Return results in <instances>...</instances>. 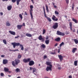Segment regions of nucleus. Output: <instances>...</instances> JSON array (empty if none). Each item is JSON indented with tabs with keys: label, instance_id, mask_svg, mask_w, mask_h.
I'll return each instance as SVG.
<instances>
[{
	"label": "nucleus",
	"instance_id": "obj_38",
	"mask_svg": "<svg viewBox=\"0 0 78 78\" xmlns=\"http://www.w3.org/2000/svg\"><path fill=\"white\" fill-rule=\"evenodd\" d=\"M30 9H33V5H30Z\"/></svg>",
	"mask_w": 78,
	"mask_h": 78
},
{
	"label": "nucleus",
	"instance_id": "obj_62",
	"mask_svg": "<svg viewBox=\"0 0 78 78\" xmlns=\"http://www.w3.org/2000/svg\"><path fill=\"white\" fill-rule=\"evenodd\" d=\"M73 32H75V30H73Z\"/></svg>",
	"mask_w": 78,
	"mask_h": 78
},
{
	"label": "nucleus",
	"instance_id": "obj_56",
	"mask_svg": "<svg viewBox=\"0 0 78 78\" xmlns=\"http://www.w3.org/2000/svg\"><path fill=\"white\" fill-rule=\"evenodd\" d=\"M23 26H24V27H25V23H23Z\"/></svg>",
	"mask_w": 78,
	"mask_h": 78
},
{
	"label": "nucleus",
	"instance_id": "obj_2",
	"mask_svg": "<svg viewBox=\"0 0 78 78\" xmlns=\"http://www.w3.org/2000/svg\"><path fill=\"white\" fill-rule=\"evenodd\" d=\"M12 45L14 48H16V46H19V45H20V47H23V45L22 44H20V43H19L14 42L12 43Z\"/></svg>",
	"mask_w": 78,
	"mask_h": 78
},
{
	"label": "nucleus",
	"instance_id": "obj_57",
	"mask_svg": "<svg viewBox=\"0 0 78 78\" xmlns=\"http://www.w3.org/2000/svg\"><path fill=\"white\" fill-rule=\"evenodd\" d=\"M59 52H60V49H58V53H59Z\"/></svg>",
	"mask_w": 78,
	"mask_h": 78
},
{
	"label": "nucleus",
	"instance_id": "obj_28",
	"mask_svg": "<svg viewBox=\"0 0 78 78\" xmlns=\"http://www.w3.org/2000/svg\"><path fill=\"white\" fill-rule=\"evenodd\" d=\"M46 8L47 12H49V10H48V6L47 5H46Z\"/></svg>",
	"mask_w": 78,
	"mask_h": 78
},
{
	"label": "nucleus",
	"instance_id": "obj_49",
	"mask_svg": "<svg viewBox=\"0 0 78 78\" xmlns=\"http://www.w3.org/2000/svg\"><path fill=\"white\" fill-rule=\"evenodd\" d=\"M46 39L47 40V39H48V36H47L46 37Z\"/></svg>",
	"mask_w": 78,
	"mask_h": 78
},
{
	"label": "nucleus",
	"instance_id": "obj_5",
	"mask_svg": "<svg viewBox=\"0 0 78 78\" xmlns=\"http://www.w3.org/2000/svg\"><path fill=\"white\" fill-rule=\"evenodd\" d=\"M51 68H52V65H50V66L47 67L46 70L47 72H48L49 70L51 71Z\"/></svg>",
	"mask_w": 78,
	"mask_h": 78
},
{
	"label": "nucleus",
	"instance_id": "obj_19",
	"mask_svg": "<svg viewBox=\"0 0 78 78\" xmlns=\"http://www.w3.org/2000/svg\"><path fill=\"white\" fill-rule=\"evenodd\" d=\"M6 25L7 27H10V26H11V24L9 22H6Z\"/></svg>",
	"mask_w": 78,
	"mask_h": 78
},
{
	"label": "nucleus",
	"instance_id": "obj_8",
	"mask_svg": "<svg viewBox=\"0 0 78 78\" xmlns=\"http://www.w3.org/2000/svg\"><path fill=\"white\" fill-rule=\"evenodd\" d=\"M32 12H33V9H30V14L31 17V19H32V20H33V16L32 14Z\"/></svg>",
	"mask_w": 78,
	"mask_h": 78
},
{
	"label": "nucleus",
	"instance_id": "obj_17",
	"mask_svg": "<svg viewBox=\"0 0 78 78\" xmlns=\"http://www.w3.org/2000/svg\"><path fill=\"white\" fill-rule=\"evenodd\" d=\"M12 8V6L11 5H9L7 7V9L8 11H10Z\"/></svg>",
	"mask_w": 78,
	"mask_h": 78
},
{
	"label": "nucleus",
	"instance_id": "obj_25",
	"mask_svg": "<svg viewBox=\"0 0 78 78\" xmlns=\"http://www.w3.org/2000/svg\"><path fill=\"white\" fill-rule=\"evenodd\" d=\"M15 72L17 73L19 72H20V69L19 68H16L15 70Z\"/></svg>",
	"mask_w": 78,
	"mask_h": 78
},
{
	"label": "nucleus",
	"instance_id": "obj_24",
	"mask_svg": "<svg viewBox=\"0 0 78 78\" xmlns=\"http://www.w3.org/2000/svg\"><path fill=\"white\" fill-rule=\"evenodd\" d=\"M4 70L5 72H8V71H9V69L6 67H5L4 69Z\"/></svg>",
	"mask_w": 78,
	"mask_h": 78
},
{
	"label": "nucleus",
	"instance_id": "obj_26",
	"mask_svg": "<svg viewBox=\"0 0 78 78\" xmlns=\"http://www.w3.org/2000/svg\"><path fill=\"white\" fill-rule=\"evenodd\" d=\"M38 39L39 40H40V41H41V40H43V38H42V37L41 35H40Z\"/></svg>",
	"mask_w": 78,
	"mask_h": 78
},
{
	"label": "nucleus",
	"instance_id": "obj_45",
	"mask_svg": "<svg viewBox=\"0 0 78 78\" xmlns=\"http://www.w3.org/2000/svg\"><path fill=\"white\" fill-rule=\"evenodd\" d=\"M20 37V36H19L18 35L17 36L15 37V38L17 39V38H18V37Z\"/></svg>",
	"mask_w": 78,
	"mask_h": 78
},
{
	"label": "nucleus",
	"instance_id": "obj_4",
	"mask_svg": "<svg viewBox=\"0 0 78 78\" xmlns=\"http://www.w3.org/2000/svg\"><path fill=\"white\" fill-rule=\"evenodd\" d=\"M56 34L57 35H59V36H64L65 35V34L64 33H62L60 31H57Z\"/></svg>",
	"mask_w": 78,
	"mask_h": 78
},
{
	"label": "nucleus",
	"instance_id": "obj_61",
	"mask_svg": "<svg viewBox=\"0 0 78 78\" xmlns=\"http://www.w3.org/2000/svg\"><path fill=\"white\" fill-rule=\"evenodd\" d=\"M54 8H56V5H54Z\"/></svg>",
	"mask_w": 78,
	"mask_h": 78
},
{
	"label": "nucleus",
	"instance_id": "obj_1",
	"mask_svg": "<svg viewBox=\"0 0 78 78\" xmlns=\"http://www.w3.org/2000/svg\"><path fill=\"white\" fill-rule=\"evenodd\" d=\"M31 60V59L30 58H28L27 59H26V58H24L23 59V61L24 62H25V63H27L29 62V66H33V65H34V61L33 60Z\"/></svg>",
	"mask_w": 78,
	"mask_h": 78
},
{
	"label": "nucleus",
	"instance_id": "obj_44",
	"mask_svg": "<svg viewBox=\"0 0 78 78\" xmlns=\"http://www.w3.org/2000/svg\"><path fill=\"white\" fill-rule=\"evenodd\" d=\"M26 15V16H28V13L27 12H25L24 13V15Z\"/></svg>",
	"mask_w": 78,
	"mask_h": 78
},
{
	"label": "nucleus",
	"instance_id": "obj_46",
	"mask_svg": "<svg viewBox=\"0 0 78 78\" xmlns=\"http://www.w3.org/2000/svg\"><path fill=\"white\" fill-rule=\"evenodd\" d=\"M47 58V56L46 55H44V59H46V58Z\"/></svg>",
	"mask_w": 78,
	"mask_h": 78
},
{
	"label": "nucleus",
	"instance_id": "obj_18",
	"mask_svg": "<svg viewBox=\"0 0 78 78\" xmlns=\"http://www.w3.org/2000/svg\"><path fill=\"white\" fill-rule=\"evenodd\" d=\"M45 43L47 45H48L50 43V40L45 41Z\"/></svg>",
	"mask_w": 78,
	"mask_h": 78
},
{
	"label": "nucleus",
	"instance_id": "obj_53",
	"mask_svg": "<svg viewBox=\"0 0 78 78\" xmlns=\"http://www.w3.org/2000/svg\"><path fill=\"white\" fill-rule=\"evenodd\" d=\"M5 57V55H1L2 58H4Z\"/></svg>",
	"mask_w": 78,
	"mask_h": 78
},
{
	"label": "nucleus",
	"instance_id": "obj_60",
	"mask_svg": "<svg viewBox=\"0 0 78 78\" xmlns=\"http://www.w3.org/2000/svg\"><path fill=\"white\" fill-rule=\"evenodd\" d=\"M3 2H6V0H2Z\"/></svg>",
	"mask_w": 78,
	"mask_h": 78
},
{
	"label": "nucleus",
	"instance_id": "obj_21",
	"mask_svg": "<svg viewBox=\"0 0 78 78\" xmlns=\"http://www.w3.org/2000/svg\"><path fill=\"white\" fill-rule=\"evenodd\" d=\"M72 20L73 22H75V23H78V21H77V20H76L73 18Z\"/></svg>",
	"mask_w": 78,
	"mask_h": 78
},
{
	"label": "nucleus",
	"instance_id": "obj_36",
	"mask_svg": "<svg viewBox=\"0 0 78 78\" xmlns=\"http://www.w3.org/2000/svg\"><path fill=\"white\" fill-rule=\"evenodd\" d=\"M3 42L5 44H6V40H3Z\"/></svg>",
	"mask_w": 78,
	"mask_h": 78
},
{
	"label": "nucleus",
	"instance_id": "obj_9",
	"mask_svg": "<svg viewBox=\"0 0 78 78\" xmlns=\"http://www.w3.org/2000/svg\"><path fill=\"white\" fill-rule=\"evenodd\" d=\"M58 58H59L60 61H62V60L63 59V56H62L61 55H58Z\"/></svg>",
	"mask_w": 78,
	"mask_h": 78
},
{
	"label": "nucleus",
	"instance_id": "obj_34",
	"mask_svg": "<svg viewBox=\"0 0 78 78\" xmlns=\"http://www.w3.org/2000/svg\"><path fill=\"white\" fill-rule=\"evenodd\" d=\"M12 65L14 67H15L16 66V64L14 63V61H12Z\"/></svg>",
	"mask_w": 78,
	"mask_h": 78
},
{
	"label": "nucleus",
	"instance_id": "obj_50",
	"mask_svg": "<svg viewBox=\"0 0 78 78\" xmlns=\"http://www.w3.org/2000/svg\"><path fill=\"white\" fill-rule=\"evenodd\" d=\"M23 49H24V48H23V47H21V50H23Z\"/></svg>",
	"mask_w": 78,
	"mask_h": 78
},
{
	"label": "nucleus",
	"instance_id": "obj_54",
	"mask_svg": "<svg viewBox=\"0 0 78 78\" xmlns=\"http://www.w3.org/2000/svg\"><path fill=\"white\" fill-rule=\"evenodd\" d=\"M0 14L1 15V16H3V13L2 12H1L0 13Z\"/></svg>",
	"mask_w": 78,
	"mask_h": 78
},
{
	"label": "nucleus",
	"instance_id": "obj_23",
	"mask_svg": "<svg viewBox=\"0 0 78 78\" xmlns=\"http://www.w3.org/2000/svg\"><path fill=\"white\" fill-rule=\"evenodd\" d=\"M60 40H61V38L59 37H58L55 39V41H57V42L60 41Z\"/></svg>",
	"mask_w": 78,
	"mask_h": 78
},
{
	"label": "nucleus",
	"instance_id": "obj_27",
	"mask_svg": "<svg viewBox=\"0 0 78 78\" xmlns=\"http://www.w3.org/2000/svg\"><path fill=\"white\" fill-rule=\"evenodd\" d=\"M73 41H74V42L76 44H78V40H76V39H74L73 40Z\"/></svg>",
	"mask_w": 78,
	"mask_h": 78
},
{
	"label": "nucleus",
	"instance_id": "obj_39",
	"mask_svg": "<svg viewBox=\"0 0 78 78\" xmlns=\"http://www.w3.org/2000/svg\"><path fill=\"white\" fill-rule=\"evenodd\" d=\"M74 6H75V5H74V4H73L72 5V10H73V9H74Z\"/></svg>",
	"mask_w": 78,
	"mask_h": 78
},
{
	"label": "nucleus",
	"instance_id": "obj_11",
	"mask_svg": "<svg viewBox=\"0 0 78 78\" xmlns=\"http://www.w3.org/2000/svg\"><path fill=\"white\" fill-rule=\"evenodd\" d=\"M9 33H10L11 34H12V35H13L14 36L16 35V32H14L13 31H9Z\"/></svg>",
	"mask_w": 78,
	"mask_h": 78
},
{
	"label": "nucleus",
	"instance_id": "obj_37",
	"mask_svg": "<svg viewBox=\"0 0 78 78\" xmlns=\"http://www.w3.org/2000/svg\"><path fill=\"white\" fill-rule=\"evenodd\" d=\"M55 14H57V15H58L59 14V12L56 11H55Z\"/></svg>",
	"mask_w": 78,
	"mask_h": 78
},
{
	"label": "nucleus",
	"instance_id": "obj_33",
	"mask_svg": "<svg viewBox=\"0 0 78 78\" xmlns=\"http://www.w3.org/2000/svg\"><path fill=\"white\" fill-rule=\"evenodd\" d=\"M33 73H34V72H36V69L35 68H33Z\"/></svg>",
	"mask_w": 78,
	"mask_h": 78
},
{
	"label": "nucleus",
	"instance_id": "obj_30",
	"mask_svg": "<svg viewBox=\"0 0 78 78\" xmlns=\"http://www.w3.org/2000/svg\"><path fill=\"white\" fill-rule=\"evenodd\" d=\"M19 16L21 19V20H22V19H23V17L22 16V15L21 14H20L19 15Z\"/></svg>",
	"mask_w": 78,
	"mask_h": 78
},
{
	"label": "nucleus",
	"instance_id": "obj_55",
	"mask_svg": "<svg viewBox=\"0 0 78 78\" xmlns=\"http://www.w3.org/2000/svg\"><path fill=\"white\" fill-rule=\"evenodd\" d=\"M20 35H21V37H23V34H21Z\"/></svg>",
	"mask_w": 78,
	"mask_h": 78
},
{
	"label": "nucleus",
	"instance_id": "obj_13",
	"mask_svg": "<svg viewBox=\"0 0 78 78\" xmlns=\"http://www.w3.org/2000/svg\"><path fill=\"white\" fill-rule=\"evenodd\" d=\"M69 25L70 27V30L71 31H72V23L71 22L69 23Z\"/></svg>",
	"mask_w": 78,
	"mask_h": 78
},
{
	"label": "nucleus",
	"instance_id": "obj_41",
	"mask_svg": "<svg viewBox=\"0 0 78 78\" xmlns=\"http://www.w3.org/2000/svg\"><path fill=\"white\" fill-rule=\"evenodd\" d=\"M1 76H4V74L3 73H1L0 74Z\"/></svg>",
	"mask_w": 78,
	"mask_h": 78
},
{
	"label": "nucleus",
	"instance_id": "obj_43",
	"mask_svg": "<svg viewBox=\"0 0 78 78\" xmlns=\"http://www.w3.org/2000/svg\"><path fill=\"white\" fill-rule=\"evenodd\" d=\"M11 51H19V50L16 49V50H11Z\"/></svg>",
	"mask_w": 78,
	"mask_h": 78
},
{
	"label": "nucleus",
	"instance_id": "obj_40",
	"mask_svg": "<svg viewBox=\"0 0 78 78\" xmlns=\"http://www.w3.org/2000/svg\"><path fill=\"white\" fill-rule=\"evenodd\" d=\"M45 33V30H44L43 31V34H44Z\"/></svg>",
	"mask_w": 78,
	"mask_h": 78
},
{
	"label": "nucleus",
	"instance_id": "obj_31",
	"mask_svg": "<svg viewBox=\"0 0 78 78\" xmlns=\"http://www.w3.org/2000/svg\"><path fill=\"white\" fill-rule=\"evenodd\" d=\"M64 45V42H62V43L60 44V47H62V46Z\"/></svg>",
	"mask_w": 78,
	"mask_h": 78
},
{
	"label": "nucleus",
	"instance_id": "obj_52",
	"mask_svg": "<svg viewBox=\"0 0 78 78\" xmlns=\"http://www.w3.org/2000/svg\"><path fill=\"white\" fill-rule=\"evenodd\" d=\"M58 70H61V67H58Z\"/></svg>",
	"mask_w": 78,
	"mask_h": 78
},
{
	"label": "nucleus",
	"instance_id": "obj_6",
	"mask_svg": "<svg viewBox=\"0 0 78 78\" xmlns=\"http://www.w3.org/2000/svg\"><path fill=\"white\" fill-rule=\"evenodd\" d=\"M58 27V24L57 23H55L52 27V28L54 29H56Z\"/></svg>",
	"mask_w": 78,
	"mask_h": 78
},
{
	"label": "nucleus",
	"instance_id": "obj_35",
	"mask_svg": "<svg viewBox=\"0 0 78 78\" xmlns=\"http://www.w3.org/2000/svg\"><path fill=\"white\" fill-rule=\"evenodd\" d=\"M41 47H42V48H45V44H42V45H41Z\"/></svg>",
	"mask_w": 78,
	"mask_h": 78
},
{
	"label": "nucleus",
	"instance_id": "obj_22",
	"mask_svg": "<svg viewBox=\"0 0 78 78\" xmlns=\"http://www.w3.org/2000/svg\"><path fill=\"white\" fill-rule=\"evenodd\" d=\"M21 58H22V55H21V54H20V53H18V58L20 59Z\"/></svg>",
	"mask_w": 78,
	"mask_h": 78
},
{
	"label": "nucleus",
	"instance_id": "obj_20",
	"mask_svg": "<svg viewBox=\"0 0 78 78\" xmlns=\"http://www.w3.org/2000/svg\"><path fill=\"white\" fill-rule=\"evenodd\" d=\"M26 36H27V37H32V35L30 34L27 33L26 34Z\"/></svg>",
	"mask_w": 78,
	"mask_h": 78
},
{
	"label": "nucleus",
	"instance_id": "obj_3",
	"mask_svg": "<svg viewBox=\"0 0 78 78\" xmlns=\"http://www.w3.org/2000/svg\"><path fill=\"white\" fill-rule=\"evenodd\" d=\"M43 8L44 17H45L46 19H47V20H48L49 22H51V20L50 18L46 16V13H45V8L44 7V6H43Z\"/></svg>",
	"mask_w": 78,
	"mask_h": 78
},
{
	"label": "nucleus",
	"instance_id": "obj_58",
	"mask_svg": "<svg viewBox=\"0 0 78 78\" xmlns=\"http://www.w3.org/2000/svg\"><path fill=\"white\" fill-rule=\"evenodd\" d=\"M32 69H33V68H32L31 67H30V70H32Z\"/></svg>",
	"mask_w": 78,
	"mask_h": 78
},
{
	"label": "nucleus",
	"instance_id": "obj_16",
	"mask_svg": "<svg viewBox=\"0 0 78 78\" xmlns=\"http://www.w3.org/2000/svg\"><path fill=\"white\" fill-rule=\"evenodd\" d=\"M46 65H47V66H50V65H51V63L50 62H46Z\"/></svg>",
	"mask_w": 78,
	"mask_h": 78
},
{
	"label": "nucleus",
	"instance_id": "obj_29",
	"mask_svg": "<svg viewBox=\"0 0 78 78\" xmlns=\"http://www.w3.org/2000/svg\"><path fill=\"white\" fill-rule=\"evenodd\" d=\"M21 0H16L17 5H19V2H20Z\"/></svg>",
	"mask_w": 78,
	"mask_h": 78
},
{
	"label": "nucleus",
	"instance_id": "obj_10",
	"mask_svg": "<svg viewBox=\"0 0 78 78\" xmlns=\"http://www.w3.org/2000/svg\"><path fill=\"white\" fill-rule=\"evenodd\" d=\"M15 64L16 65H18L19 63H20V61L19 59H16L15 60Z\"/></svg>",
	"mask_w": 78,
	"mask_h": 78
},
{
	"label": "nucleus",
	"instance_id": "obj_12",
	"mask_svg": "<svg viewBox=\"0 0 78 78\" xmlns=\"http://www.w3.org/2000/svg\"><path fill=\"white\" fill-rule=\"evenodd\" d=\"M52 19L53 20L55 21L56 22V21H58V20L57 18L55 19H56V16L54 15H53V17H52Z\"/></svg>",
	"mask_w": 78,
	"mask_h": 78
},
{
	"label": "nucleus",
	"instance_id": "obj_47",
	"mask_svg": "<svg viewBox=\"0 0 78 78\" xmlns=\"http://www.w3.org/2000/svg\"><path fill=\"white\" fill-rule=\"evenodd\" d=\"M66 3H67V4H69V0H66Z\"/></svg>",
	"mask_w": 78,
	"mask_h": 78
},
{
	"label": "nucleus",
	"instance_id": "obj_32",
	"mask_svg": "<svg viewBox=\"0 0 78 78\" xmlns=\"http://www.w3.org/2000/svg\"><path fill=\"white\" fill-rule=\"evenodd\" d=\"M78 62L77 61H74V65L75 66H77V63Z\"/></svg>",
	"mask_w": 78,
	"mask_h": 78
},
{
	"label": "nucleus",
	"instance_id": "obj_59",
	"mask_svg": "<svg viewBox=\"0 0 78 78\" xmlns=\"http://www.w3.org/2000/svg\"><path fill=\"white\" fill-rule=\"evenodd\" d=\"M69 78H72V76H69Z\"/></svg>",
	"mask_w": 78,
	"mask_h": 78
},
{
	"label": "nucleus",
	"instance_id": "obj_63",
	"mask_svg": "<svg viewBox=\"0 0 78 78\" xmlns=\"http://www.w3.org/2000/svg\"><path fill=\"white\" fill-rule=\"evenodd\" d=\"M8 76L11 77V76H9V75H8Z\"/></svg>",
	"mask_w": 78,
	"mask_h": 78
},
{
	"label": "nucleus",
	"instance_id": "obj_15",
	"mask_svg": "<svg viewBox=\"0 0 78 78\" xmlns=\"http://www.w3.org/2000/svg\"><path fill=\"white\" fill-rule=\"evenodd\" d=\"M22 25H18L17 26V28L18 29H19V30H20L21 29V28L22 27Z\"/></svg>",
	"mask_w": 78,
	"mask_h": 78
},
{
	"label": "nucleus",
	"instance_id": "obj_64",
	"mask_svg": "<svg viewBox=\"0 0 78 78\" xmlns=\"http://www.w3.org/2000/svg\"><path fill=\"white\" fill-rule=\"evenodd\" d=\"M22 15H23V14H24L23 13H22Z\"/></svg>",
	"mask_w": 78,
	"mask_h": 78
},
{
	"label": "nucleus",
	"instance_id": "obj_51",
	"mask_svg": "<svg viewBox=\"0 0 78 78\" xmlns=\"http://www.w3.org/2000/svg\"><path fill=\"white\" fill-rule=\"evenodd\" d=\"M51 54H52V55H55V52H51Z\"/></svg>",
	"mask_w": 78,
	"mask_h": 78
},
{
	"label": "nucleus",
	"instance_id": "obj_7",
	"mask_svg": "<svg viewBox=\"0 0 78 78\" xmlns=\"http://www.w3.org/2000/svg\"><path fill=\"white\" fill-rule=\"evenodd\" d=\"M8 61L7 59H3V64L4 65H6L7 64H8Z\"/></svg>",
	"mask_w": 78,
	"mask_h": 78
},
{
	"label": "nucleus",
	"instance_id": "obj_48",
	"mask_svg": "<svg viewBox=\"0 0 78 78\" xmlns=\"http://www.w3.org/2000/svg\"><path fill=\"white\" fill-rule=\"evenodd\" d=\"M58 43H56L55 44L54 46L55 47H57V46H58Z\"/></svg>",
	"mask_w": 78,
	"mask_h": 78
},
{
	"label": "nucleus",
	"instance_id": "obj_42",
	"mask_svg": "<svg viewBox=\"0 0 78 78\" xmlns=\"http://www.w3.org/2000/svg\"><path fill=\"white\" fill-rule=\"evenodd\" d=\"M16 1V0H12V3H15Z\"/></svg>",
	"mask_w": 78,
	"mask_h": 78
},
{
	"label": "nucleus",
	"instance_id": "obj_14",
	"mask_svg": "<svg viewBox=\"0 0 78 78\" xmlns=\"http://www.w3.org/2000/svg\"><path fill=\"white\" fill-rule=\"evenodd\" d=\"M76 50H77V48H73L72 52H73V53H75L76 51Z\"/></svg>",
	"mask_w": 78,
	"mask_h": 78
}]
</instances>
